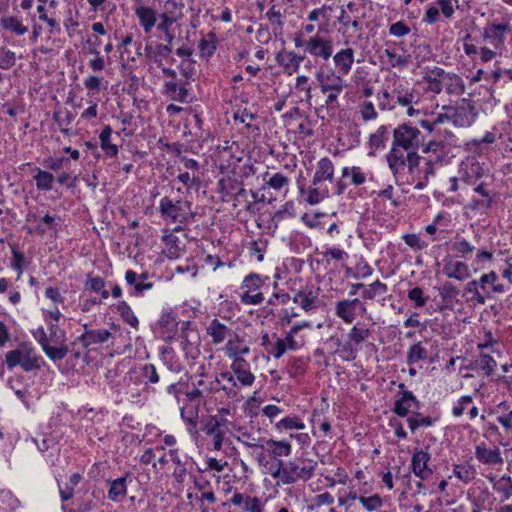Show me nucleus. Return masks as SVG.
<instances>
[{
  "instance_id": "nucleus-1",
  "label": "nucleus",
  "mask_w": 512,
  "mask_h": 512,
  "mask_svg": "<svg viewBox=\"0 0 512 512\" xmlns=\"http://www.w3.org/2000/svg\"><path fill=\"white\" fill-rule=\"evenodd\" d=\"M314 475V465L299 467L295 462L286 464L282 460L277 461V468L271 473L274 479H280L285 485L295 483L298 479L307 481Z\"/></svg>"
},
{
  "instance_id": "nucleus-2",
  "label": "nucleus",
  "mask_w": 512,
  "mask_h": 512,
  "mask_svg": "<svg viewBox=\"0 0 512 512\" xmlns=\"http://www.w3.org/2000/svg\"><path fill=\"white\" fill-rule=\"evenodd\" d=\"M6 363L9 369L17 365H20L25 371L40 368L39 357L34 354L33 348L25 343L6 354Z\"/></svg>"
},
{
  "instance_id": "nucleus-3",
  "label": "nucleus",
  "mask_w": 512,
  "mask_h": 512,
  "mask_svg": "<svg viewBox=\"0 0 512 512\" xmlns=\"http://www.w3.org/2000/svg\"><path fill=\"white\" fill-rule=\"evenodd\" d=\"M458 361L461 362L459 365V368H458L459 373L464 378L472 377V375L468 372L462 373L463 369L464 370L480 371L485 376H490L493 373L494 368L496 367V361L494 360V358L485 353H481L480 356L476 360L470 361L465 366L462 365V363L465 361V359H461L460 357L450 358V369H453L455 371L456 364Z\"/></svg>"
},
{
  "instance_id": "nucleus-4",
  "label": "nucleus",
  "mask_w": 512,
  "mask_h": 512,
  "mask_svg": "<svg viewBox=\"0 0 512 512\" xmlns=\"http://www.w3.org/2000/svg\"><path fill=\"white\" fill-rule=\"evenodd\" d=\"M189 202H173L168 197H163L159 203V210L162 216L170 218L173 222L185 223L194 214L190 211Z\"/></svg>"
},
{
  "instance_id": "nucleus-5",
  "label": "nucleus",
  "mask_w": 512,
  "mask_h": 512,
  "mask_svg": "<svg viewBox=\"0 0 512 512\" xmlns=\"http://www.w3.org/2000/svg\"><path fill=\"white\" fill-rule=\"evenodd\" d=\"M477 116L474 106L470 100L461 99L456 103L453 108V114L450 115V120L458 127H469Z\"/></svg>"
},
{
  "instance_id": "nucleus-6",
  "label": "nucleus",
  "mask_w": 512,
  "mask_h": 512,
  "mask_svg": "<svg viewBox=\"0 0 512 512\" xmlns=\"http://www.w3.org/2000/svg\"><path fill=\"white\" fill-rule=\"evenodd\" d=\"M419 134L420 132L417 128L406 124L400 125L393 132V145L409 151L418 146Z\"/></svg>"
},
{
  "instance_id": "nucleus-7",
  "label": "nucleus",
  "mask_w": 512,
  "mask_h": 512,
  "mask_svg": "<svg viewBox=\"0 0 512 512\" xmlns=\"http://www.w3.org/2000/svg\"><path fill=\"white\" fill-rule=\"evenodd\" d=\"M263 284L261 278L257 274H250L245 277L242 288L245 292L241 295V302L247 305H259L263 302L264 296L261 292L252 294L257 291Z\"/></svg>"
},
{
  "instance_id": "nucleus-8",
  "label": "nucleus",
  "mask_w": 512,
  "mask_h": 512,
  "mask_svg": "<svg viewBox=\"0 0 512 512\" xmlns=\"http://www.w3.org/2000/svg\"><path fill=\"white\" fill-rule=\"evenodd\" d=\"M479 289L480 286L476 280L467 282L462 290L450 284V300L461 295L466 301L484 304L486 302V298L491 297V295L490 293L484 295L479 291Z\"/></svg>"
},
{
  "instance_id": "nucleus-9",
  "label": "nucleus",
  "mask_w": 512,
  "mask_h": 512,
  "mask_svg": "<svg viewBox=\"0 0 512 512\" xmlns=\"http://www.w3.org/2000/svg\"><path fill=\"white\" fill-rule=\"evenodd\" d=\"M316 80L323 94H326L328 91L342 92L346 86L343 77L333 70L326 73L323 69H320L316 73Z\"/></svg>"
},
{
  "instance_id": "nucleus-10",
  "label": "nucleus",
  "mask_w": 512,
  "mask_h": 512,
  "mask_svg": "<svg viewBox=\"0 0 512 512\" xmlns=\"http://www.w3.org/2000/svg\"><path fill=\"white\" fill-rule=\"evenodd\" d=\"M304 51L313 57L321 58L326 61L333 53L332 41L316 34L305 42Z\"/></svg>"
},
{
  "instance_id": "nucleus-11",
  "label": "nucleus",
  "mask_w": 512,
  "mask_h": 512,
  "mask_svg": "<svg viewBox=\"0 0 512 512\" xmlns=\"http://www.w3.org/2000/svg\"><path fill=\"white\" fill-rule=\"evenodd\" d=\"M510 31L511 28L508 22L501 24L491 23L484 28L483 36L494 48L497 49L504 45L505 33Z\"/></svg>"
},
{
  "instance_id": "nucleus-12",
  "label": "nucleus",
  "mask_w": 512,
  "mask_h": 512,
  "mask_svg": "<svg viewBox=\"0 0 512 512\" xmlns=\"http://www.w3.org/2000/svg\"><path fill=\"white\" fill-rule=\"evenodd\" d=\"M445 145L442 140L430 141L427 147L424 149L425 152H430V158L427 162L428 169L427 173L433 174L434 168L444 166L446 162V152L444 151Z\"/></svg>"
},
{
  "instance_id": "nucleus-13",
  "label": "nucleus",
  "mask_w": 512,
  "mask_h": 512,
  "mask_svg": "<svg viewBox=\"0 0 512 512\" xmlns=\"http://www.w3.org/2000/svg\"><path fill=\"white\" fill-rule=\"evenodd\" d=\"M476 459L485 465H501L503 464V458L499 448L489 449L484 443L476 446L475 449Z\"/></svg>"
},
{
  "instance_id": "nucleus-14",
  "label": "nucleus",
  "mask_w": 512,
  "mask_h": 512,
  "mask_svg": "<svg viewBox=\"0 0 512 512\" xmlns=\"http://www.w3.org/2000/svg\"><path fill=\"white\" fill-rule=\"evenodd\" d=\"M340 94L341 92L328 91L326 93L327 96L324 103L315 108V113L321 120H325L327 117H333L335 115L336 110L340 107L338 101Z\"/></svg>"
},
{
  "instance_id": "nucleus-15",
  "label": "nucleus",
  "mask_w": 512,
  "mask_h": 512,
  "mask_svg": "<svg viewBox=\"0 0 512 512\" xmlns=\"http://www.w3.org/2000/svg\"><path fill=\"white\" fill-rule=\"evenodd\" d=\"M84 328L85 332L73 342V345L80 342L86 348L92 344L104 343L111 337V333L106 329L88 330L87 324H84Z\"/></svg>"
},
{
  "instance_id": "nucleus-16",
  "label": "nucleus",
  "mask_w": 512,
  "mask_h": 512,
  "mask_svg": "<svg viewBox=\"0 0 512 512\" xmlns=\"http://www.w3.org/2000/svg\"><path fill=\"white\" fill-rule=\"evenodd\" d=\"M369 336V329H360L357 326L352 327L348 334L349 341L343 347V351L348 353L347 360H354L356 358V351L352 348L351 342L360 344L364 342Z\"/></svg>"
},
{
  "instance_id": "nucleus-17",
  "label": "nucleus",
  "mask_w": 512,
  "mask_h": 512,
  "mask_svg": "<svg viewBox=\"0 0 512 512\" xmlns=\"http://www.w3.org/2000/svg\"><path fill=\"white\" fill-rule=\"evenodd\" d=\"M333 61L338 69V73L348 75L354 63V50L352 48L340 50L334 55Z\"/></svg>"
},
{
  "instance_id": "nucleus-18",
  "label": "nucleus",
  "mask_w": 512,
  "mask_h": 512,
  "mask_svg": "<svg viewBox=\"0 0 512 512\" xmlns=\"http://www.w3.org/2000/svg\"><path fill=\"white\" fill-rule=\"evenodd\" d=\"M246 360L244 358H236L233 360L231 369L234 375L243 386H250L254 383L255 376L246 369Z\"/></svg>"
},
{
  "instance_id": "nucleus-19",
  "label": "nucleus",
  "mask_w": 512,
  "mask_h": 512,
  "mask_svg": "<svg viewBox=\"0 0 512 512\" xmlns=\"http://www.w3.org/2000/svg\"><path fill=\"white\" fill-rule=\"evenodd\" d=\"M428 460L429 455L424 451H418L413 455L412 469L417 477L421 479H426L432 474V471L429 468H427Z\"/></svg>"
},
{
  "instance_id": "nucleus-20",
  "label": "nucleus",
  "mask_w": 512,
  "mask_h": 512,
  "mask_svg": "<svg viewBox=\"0 0 512 512\" xmlns=\"http://www.w3.org/2000/svg\"><path fill=\"white\" fill-rule=\"evenodd\" d=\"M492 483L493 489L501 494V501H506L512 497V478L509 475H503L499 479L496 476L488 477Z\"/></svg>"
},
{
  "instance_id": "nucleus-21",
  "label": "nucleus",
  "mask_w": 512,
  "mask_h": 512,
  "mask_svg": "<svg viewBox=\"0 0 512 512\" xmlns=\"http://www.w3.org/2000/svg\"><path fill=\"white\" fill-rule=\"evenodd\" d=\"M333 175L334 167L331 160L327 157L322 158L318 162V167L312 180V185L318 186V184H320L324 180L331 181L333 179Z\"/></svg>"
},
{
  "instance_id": "nucleus-22",
  "label": "nucleus",
  "mask_w": 512,
  "mask_h": 512,
  "mask_svg": "<svg viewBox=\"0 0 512 512\" xmlns=\"http://www.w3.org/2000/svg\"><path fill=\"white\" fill-rule=\"evenodd\" d=\"M419 402L415 398V396L412 394V392L403 390L402 397L395 402V407L393 411L401 417H405L411 407L418 408Z\"/></svg>"
},
{
  "instance_id": "nucleus-23",
  "label": "nucleus",
  "mask_w": 512,
  "mask_h": 512,
  "mask_svg": "<svg viewBox=\"0 0 512 512\" xmlns=\"http://www.w3.org/2000/svg\"><path fill=\"white\" fill-rule=\"evenodd\" d=\"M135 14L138 17L140 24L143 26L144 31L149 33L156 23V15L153 9L140 6L136 8Z\"/></svg>"
},
{
  "instance_id": "nucleus-24",
  "label": "nucleus",
  "mask_w": 512,
  "mask_h": 512,
  "mask_svg": "<svg viewBox=\"0 0 512 512\" xmlns=\"http://www.w3.org/2000/svg\"><path fill=\"white\" fill-rule=\"evenodd\" d=\"M207 334L211 336L214 344L222 343L229 331L228 327L221 323L218 319H213L206 329Z\"/></svg>"
},
{
  "instance_id": "nucleus-25",
  "label": "nucleus",
  "mask_w": 512,
  "mask_h": 512,
  "mask_svg": "<svg viewBox=\"0 0 512 512\" xmlns=\"http://www.w3.org/2000/svg\"><path fill=\"white\" fill-rule=\"evenodd\" d=\"M265 446L270 455L274 458L288 456L291 453V444L286 441L269 439L265 441Z\"/></svg>"
},
{
  "instance_id": "nucleus-26",
  "label": "nucleus",
  "mask_w": 512,
  "mask_h": 512,
  "mask_svg": "<svg viewBox=\"0 0 512 512\" xmlns=\"http://www.w3.org/2000/svg\"><path fill=\"white\" fill-rule=\"evenodd\" d=\"M401 147L392 145L390 153L387 155V161L390 169L397 173L401 168L406 165V156L404 152L400 150Z\"/></svg>"
},
{
  "instance_id": "nucleus-27",
  "label": "nucleus",
  "mask_w": 512,
  "mask_h": 512,
  "mask_svg": "<svg viewBox=\"0 0 512 512\" xmlns=\"http://www.w3.org/2000/svg\"><path fill=\"white\" fill-rule=\"evenodd\" d=\"M125 280L134 287V294L137 296L142 295L146 290H150L153 287L152 282H139V275L133 270L126 272Z\"/></svg>"
},
{
  "instance_id": "nucleus-28",
  "label": "nucleus",
  "mask_w": 512,
  "mask_h": 512,
  "mask_svg": "<svg viewBox=\"0 0 512 512\" xmlns=\"http://www.w3.org/2000/svg\"><path fill=\"white\" fill-rule=\"evenodd\" d=\"M112 134V128L106 125L100 133L99 139L101 142V148L105 151L106 155L114 157L118 153V148L115 144L110 141Z\"/></svg>"
},
{
  "instance_id": "nucleus-29",
  "label": "nucleus",
  "mask_w": 512,
  "mask_h": 512,
  "mask_svg": "<svg viewBox=\"0 0 512 512\" xmlns=\"http://www.w3.org/2000/svg\"><path fill=\"white\" fill-rule=\"evenodd\" d=\"M460 166L461 170H464V172H461L459 179L463 180L467 185L481 177V173L479 172L481 168L478 164L461 162Z\"/></svg>"
},
{
  "instance_id": "nucleus-30",
  "label": "nucleus",
  "mask_w": 512,
  "mask_h": 512,
  "mask_svg": "<svg viewBox=\"0 0 512 512\" xmlns=\"http://www.w3.org/2000/svg\"><path fill=\"white\" fill-rule=\"evenodd\" d=\"M300 193L302 195L307 194L305 200L310 205H316L328 197V189H320L317 186L308 189L300 188Z\"/></svg>"
},
{
  "instance_id": "nucleus-31",
  "label": "nucleus",
  "mask_w": 512,
  "mask_h": 512,
  "mask_svg": "<svg viewBox=\"0 0 512 512\" xmlns=\"http://www.w3.org/2000/svg\"><path fill=\"white\" fill-rule=\"evenodd\" d=\"M348 299L336 302L335 313L346 323H352L355 319L354 308L349 306Z\"/></svg>"
},
{
  "instance_id": "nucleus-32",
  "label": "nucleus",
  "mask_w": 512,
  "mask_h": 512,
  "mask_svg": "<svg viewBox=\"0 0 512 512\" xmlns=\"http://www.w3.org/2000/svg\"><path fill=\"white\" fill-rule=\"evenodd\" d=\"M34 179L36 181V187L39 190L50 191L53 188L52 183L54 181V176L50 172L38 169Z\"/></svg>"
},
{
  "instance_id": "nucleus-33",
  "label": "nucleus",
  "mask_w": 512,
  "mask_h": 512,
  "mask_svg": "<svg viewBox=\"0 0 512 512\" xmlns=\"http://www.w3.org/2000/svg\"><path fill=\"white\" fill-rule=\"evenodd\" d=\"M0 22L4 29L13 31L18 35H23L28 31V28L13 16L3 17L0 19Z\"/></svg>"
},
{
  "instance_id": "nucleus-34",
  "label": "nucleus",
  "mask_w": 512,
  "mask_h": 512,
  "mask_svg": "<svg viewBox=\"0 0 512 512\" xmlns=\"http://www.w3.org/2000/svg\"><path fill=\"white\" fill-rule=\"evenodd\" d=\"M291 57V51H285L281 50L276 54V61L277 63L283 68L284 72L288 75H292L294 72H297V70L294 68V63L292 61Z\"/></svg>"
},
{
  "instance_id": "nucleus-35",
  "label": "nucleus",
  "mask_w": 512,
  "mask_h": 512,
  "mask_svg": "<svg viewBox=\"0 0 512 512\" xmlns=\"http://www.w3.org/2000/svg\"><path fill=\"white\" fill-rule=\"evenodd\" d=\"M388 290V287L386 284L382 283L381 281L377 280L369 285L368 288H364V291L362 293L363 297L365 299L372 300L377 295L385 294Z\"/></svg>"
},
{
  "instance_id": "nucleus-36",
  "label": "nucleus",
  "mask_w": 512,
  "mask_h": 512,
  "mask_svg": "<svg viewBox=\"0 0 512 512\" xmlns=\"http://www.w3.org/2000/svg\"><path fill=\"white\" fill-rule=\"evenodd\" d=\"M126 478L121 477L114 480L111 483L108 496L111 500L116 501L119 496H124L126 494Z\"/></svg>"
},
{
  "instance_id": "nucleus-37",
  "label": "nucleus",
  "mask_w": 512,
  "mask_h": 512,
  "mask_svg": "<svg viewBox=\"0 0 512 512\" xmlns=\"http://www.w3.org/2000/svg\"><path fill=\"white\" fill-rule=\"evenodd\" d=\"M118 311L121 314V317L123 320L128 323L130 326L137 328L138 327V319L134 315L133 311L131 310L130 306L125 302L122 301L118 305Z\"/></svg>"
},
{
  "instance_id": "nucleus-38",
  "label": "nucleus",
  "mask_w": 512,
  "mask_h": 512,
  "mask_svg": "<svg viewBox=\"0 0 512 512\" xmlns=\"http://www.w3.org/2000/svg\"><path fill=\"white\" fill-rule=\"evenodd\" d=\"M45 354L52 361L62 360L66 357L69 352V348L67 345H61L60 347H53L51 345H45L44 350Z\"/></svg>"
},
{
  "instance_id": "nucleus-39",
  "label": "nucleus",
  "mask_w": 512,
  "mask_h": 512,
  "mask_svg": "<svg viewBox=\"0 0 512 512\" xmlns=\"http://www.w3.org/2000/svg\"><path fill=\"white\" fill-rule=\"evenodd\" d=\"M453 473L459 480L468 483L474 478L475 470L471 466L454 465Z\"/></svg>"
},
{
  "instance_id": "nucleus-40",
  "label": "nucleus",
  "mask_w": 512,
  "mask_h": 512,
  "mask_svg": "<svg viewBox=\"0 0 512 512\" xmlns=\"http://www.w3.org/2000/svg\"><path fill=\"white\" fill-rule=\"evenodd\" d=\"M308 77L305 75H300L296 78L295 88L298 91L305 93V101L307 104L311 105L312 99V87L308 84Z\"/></svg>"
},
{
  "instance_id": "nucleus-41",
  "label": "nucleus",
  "mask_w": 512,
  "mask_h": 512,
  "mask_svg": "<svg viewBox=\"0 0 512 512\" xmlns=\"http://www.w3.org/2000/svg\"><path fill=\"white\" fill-rule=\"evenodd\" d=\"M426 358V350L421 345V343H416L411 346L408 351L407 361L409 364L416 363L422 359Z\"/></svg>"
},
{
  "instance_id": "nucleus-42",
  "label": "nucleus",
  "mask_w": 512,
  "mask_h": 512,
  "mask_svg": "<svg viewBox=\"0 0 512 512\" xmlns=\"http://www.w3.org/2000/svg\"><path fill=\"white\" fill-rule=\"evenodd\" d=\"M319 299L317 294L312 291L304 292L303 297L301 299V303L299 304L301 308L305 311H310L314 308H317L319 305Z\"/></svg>"
},
{
  "instance_id": "nucleus-43",
  "label": "nucleus",
  "mask_w": 512,
  "mask_h": 512,
  "mask_svg": "<svg viewBox=\"0 0 512 512\" xmlns=\"http://www.w3.org/2000/svg\"><path fill=\"white\" fill-rule=\"evenodd\" d=\"M388 129L386 126H380L376 133L372 134L369 138L371 148H379L383 145L384 140L387 138Z\"/></svg>"
},
{
  "instance_id": "nucleus-44",
  "label": "nucleus",
  "mask_w": 512,
  "mask_h": 512,
  "mask_svg": "<svg viewBox=\"0 0 512 512\" xmlns=\"http://www.w3.org/2000/svg\"><path fill=\"white\" fill-rule=\"evenodd\" d=\"M277 427L284 429L302 430L305 428V425L297 416H292L282 419L279 423H277Z\"/></svg>"
},
{
  "instance_id": "nucleus-45",
  "label": "nucleus",
  "mask_w": 512,
  "mask_h": 512,
  "mask_svg": "<svg viewBox=\"0 0 512 512\" xmlns=\"http://www.w3.org/2000/svg\"><path fill=\"white\" fill-rule=\"evenodd\" d=\"M474 247L468 243L465 239L456 237L453 244V250L457 252V256L465 257L466 254L472 253Z\"/></svg>"
},
{
  "instance_id": "nucleus-46",
  "label": "nucleus",
  "mask_w": 512,
  "mask_h": 512,
  "mask_svg": "<svg viewBox=\"0 0 512 512\" xmlns=\"http://www.w3.org/2000/svg\"><path fill=\"white\" fill-rule=\"evenodd\" d=\"M472 402H473V399L471 396H469V395L462 396L452 408L453 415L456 417L461 416L466 409L468 410V408L471 406Z\"/></svg>"
},
{
  "instance_id": "nucleus-47",
  "label": "nucleus",
  "mask_w": 512,
  "mask_h": 512,
  "mask_svg": "<svg viewBox=\"0 0 512 512\" xmlns=\"http://www.w3.org/2000/svg\"><path fill=\"white\" fill-rule=\"evenodd\" d=\"M16 61L15 53L6 50L5 48H0V68L1 69H9L11 68Z\"/></svg>"
},
{
  "instance_id": "nucleus-48",
  "label": "nucleus",
  "mask_w": 512,
  "mask_h": 512,
  "mask_svg": "<svg viewBox=\"0 0 512 512\" xmlns=\"http://www.w3.org/2000/svg\"><path fill=\"white\" fill-rule=\"evenodd\" d=\"M223 423H225V420L216 421L215 424L208 428L207 433L214 435V449L220 450L222 448V442H223V433L218 430V427H220Z\"/></svg>"
},
{
  "instance_id": "nucleus-49",
  "label": "nucleus",
  "mask_w": 512,
  "mask_h": 512,
  "mask_svg": "<svg viewBox=\"0 0 512 512\" xmlns=\"http://www.w3.org/2000/svg\"><path fill=\"white\" fill-rule=\"evenodd\" d=\"M358 500L368 511H373L382 505V499L379 495L375 494L370 497L360 496Z\"/></svg>"
},
{
  "instance_id": "nucleus-50",
  "label": "nucleus",
  "mask_w": 512,
  "mask_h": 512,
  "mask_svg": "<svg viewBox=\"0 0 512 512\" xmlns=\"http://www.w3.org/2000/svg\"><path fill=\"white\" fill-rule=\"evenodd\" d=\"M408 298L414 302L416 308L425 306L427 298L423 296V290L420 287H414L408 292Z\"/></svg>"
},
{
  "instance_id": "nucleus-51",
  "label": "nucleus",
  "mask_w": 512,
  "mask_h": 512,
  "mask_svg": "<svg viewBox=\"0 0 512 512\" xmlns=\"http://www.w3.org/2000/svg\"><path fill=\"white\" fill-rule=\"evenodd\" d=\"M349 174L351 175L352 183L354 185H360L365 182L366 177H365L364 173L361 172L359 167H353L351 170H349V168L345 167L342 171V176L346 177Z\"/></svg>"
},
{
  "instance_id": "nucleus-52",
  "label": "nucleus",
  "mask_w": 512,
  "mask_h": 512,
  "mask_svg": "<svg viewBox=\"0 0 512 512\" xmlns=\"http://www.w3.org/2000/svg\"><path fill=\"white\" fill-rule=\"evenodd\" d=\"M444 219L445 218H444V216L442 214H438L435 217L434 222L426 227V232L428 234L432 235V234L436 233L439 230L440 234H443V238H445V234H446L445 227H446V225L442 224V221H444Z\"/></svg>"
},
{
  "instance_id": "nucleus-53",
  "label": "nucleus",
  "mask_w": 512,
  "mask_h": 512,
  "mask_svg": "<svg viewBox=\"0 0 512 512\" xmlns=\"http://www.w3.org/2000/svg\"><path fill=\"white\" fill-rule=\"evenodd\" d=\"M289 180L288 178L281 174V173H275L267 182L266 184L268 187L273 188L275 190H280L284 186L288 185Z\"/></svg>"
},
{
  "instance_id": "nucleus-54",
  "label": "nucleus",
  "mask_w": 512,
  "mask_h": 512,
  "mask_svg": "<svg viewBox=\"0 0 512 512\" xmlns=\"http://www.w3.org/2000/svg\"><path fill=\"white\" fill-rule=\"evenodd\" d=\"M470 276V270L468 266L462 262H457L454 265L453 271L450 272V278L462 280Z\"/></svg>"
},
{
  "instance_id": "nucleus-55",
  "label": "nucleus",
  "mask_w": 512,
  "mask_h": 512,
  "mask_svg": "<svg viewBox=\"0 0 512 512\" xmlns=\"http://www.w3.org/2000/svg\"><path fill=\"white\" fill-rule=\"evenodd\" d=\"M239 341V336L237 334H234V339H229L225 346V351L228 357L232 358L233 360H235L236 358H242L241 356H239L238 352L240 348L236 345V342Z\"/></svg>"
},
{
  "instance_id": "nucleus-56",
  "label": "nucleus",
  "mask_w": 512,
  "mask_h": 512,
  "mask_svg": "<svg viewBox=\"0 0 512 512\" xmlns=\"http://www.w3.org/2000/svg\"><path fill=\"white\" fill-rule=\"evenodd\" d=\"M409 32L410 28L403 21H398L392 24L389 28L390 35L394 37H402L407 35Z\"/></svg>"
},
{
  "instance_id": "nucleus-57",
  "label": "nucleus",
  "mask_w": 512,
  "mask_h": 512,
  "mask_svg": "<svg viewBox=\"0 0 512 512\" xmlns=\"http://www.w3.org/2000/svg\"><path fill=\"white\" fill-rule=\"evenodd\" d=\"M142 375L149 383L155 384L159 381V376L156 367L153 364H146L142 368Z\"/></svg>"
},
{
  "instance_id": "nucleus-58",
  "label": "nucleus",
  "mask_w": 512,
  "mask_h": 512,
  "mask_svg": "<svg viewBox=\"0 0 512 512\" xmlns=\"http://www.w3.org/2000/svg\"><path fill=\"white\" fill-rule=\"evenodd\" d=\"M88 53L92 54V55H95V58L94 59H91L89 61V66L91 67V69L93 71H101L104 69V59L102 57L99 56V51L96 50L95 48H90Z\"/></svg>"
},
{
  "instance_id": "nucleus-59",
  "label": "nucleus",
  "mask_w": 512,
  "mask_h": 512,
  "mask_svg": "<svg viewBox=\"0 0 512 512\" xmlns=\"http://www.w3.org/2000/svg\"><path fill=\"white\" fill-rule=\"evenodd\" d=\"M245 511L262 512L263 508L260 499L257 497L247 496L245 498Z\"/></svg>"
},
{
  "instance_id": "nucleus-60",
  "label": "nucleus",
  "mask_w": 512,
  "mask_h": 512,
  "mask_svg": "<svg viewBox=\"0 0 512 512\" xmlns=\"http://www.w3.org/2000/svg\"><path fill=\"white\" fill-rule=\"evenodd\" d=\"M465 90V85L458 75H450V93L462 94Z\"/></svg>"
},
{
  "instance_id": "nucleus-61",
  "label": "nucleus",
  "mask_w": 512,
  "mask_h": 512,
  "mask_svg": "<svg viewBox=\"0 0 512 512\" xmlns=\"http://www.w3.org/2000/svg\"><path fill=\"white\" fill-rule=\"evenodd\" d=\"M198 48L203 57L211 56L216 49L215 44L205 38L201 39Z\"/></svg>"
},
{
  "instance_id": "nucleus-62",
  "label": "nucleus",
  "mask_w": 512,
  "mask_h": 512,
  "mask_svg": "<svg viewBox=\"0 0 512 512\" xmlns=\"http://www.w3.org/2000/svg\"><path fill=\"white\" fill-rule=\"evenodd\" d=\"M392 98L395 99V103L401 106H409L413 103L414 96L412 93L406 92L405 94H401L399 91H394Z\"/></svg>"
},
{
  "instance_id": "nucleus-63",
  "label": "nucleus",
  "mask_w": 512,
  "mask_h": 512,
  "mask_svg": "<svg viewBox=\"0 0 512 512\" xmlns=\"http://www.w3.org/2000/svg\"><path fill=\"white\" fill-rule=\"evenodd\" d=\"M498 280V275L495 271H490L489 273H486V274H483L479 281H478V284L480 286V289L485 291L486 289V285L487 284H491L493 286V284Z\"/></svg>"
},
{
  "instance_id": "nucleus-64",
  "label": "nucleus",
  "mask_w": 512,
  "mask_h": 512,
  "mask_svg": "<svg viewBox=\"0 0 512 512\" xmlns=\"http://www.w3.org/2000/svg\"><path fill=\"white\" fill-rule=\"evenodd\" d=\"M361 115L365 121L372 120L377 117V113L372 102H364L361 109Z\"/></svg>"
}]
</instances>
